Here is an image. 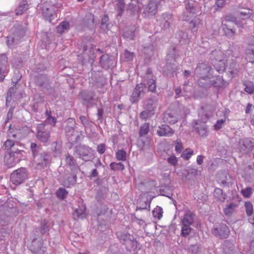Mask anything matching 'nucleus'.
I'll use <instances>...</instances> for the list:
<instances>
[{
  "label": "nucleus",
  "instance_id": "1",
  "mask_svg": "<svg viewBox=\"0 0 254 254\" xmlns=\"http://www.w3.org/2000/svg\"><path fill=\"white\" fill-rule=\"evenodd\" d=\"M224 55L222 51L216 49L211 52L209 57L214 68L219 72L224 71L226 68V65Z\"/></svg>",
  "mask_w": 254,
  "mask_h": 254
},
{
  "label": "nucleus",
  "instance_id": "2",
  "mask_svg": "<svg viewBox=\"0 0 254 254\" xmlns=\"http://www.w3.org/2000/svg\"><path fill=\"white\" fill-rule=\"evenodd\" d=\"M28 179V172L26 168H20L13 172L10 175V182L15 186L23 183Z\"/></svg>",
  "mask_w": 254,
  "mask_h": 254
},
{
  "label": "nucleus",
  "instance_id": "3",
  "mask_svg": "<svg viewBox=\"0 0 254 254\" xmlns=\"http://www.w3.org/2000/svg\"><path fill=\"white\" fill-rule=\"evenodd\" d=\"M212 69L205 64H198L194 71V75L200 79H209L212 75Z\"/></svg>",
  "mask_w": 254,
  "mask_h": 254
},
{
  "label": "nucleus",
  "instance_id": "4",
  "mask_svg": "<svg viewBox=\"0 0 254 254\" xmlns=\"http://www.w3.org/2000/svg\"><path fill=\"white\" fill-rule=\"evenodd\" d=\"M30 133V129L27 127L21 128H15L9 127L7 131V135L9 138H12L15 140H21L26 136Z\"/></svg>",
  "mask_w": 254,
  "mask_h": 254
},
{
  "label": "nucleus",
  "instance_id": "5",
  "mask_svg": "<svg viewBox=\"0 0 254 254\" xmlns=\"http://www.w3.org/2000/svg\"><path fill=\"white\" fill-rule=\"evenodd\" d=\"M185 2L187 12V13H189L190 15L187 14V15L186 16L185 13L182 19L183 20H189V17L190 16L191 14H198L200 12V6L197 3L192 0L187 2V0H186Z\"/></svg>",
  "mask_w": 254,
  "mask_h": 254
},
{
  "label": "nucleus",
  "instance_id": "6",
  "mask_svg": "<svg viewBox=\"0 0 254 254\" xmlns=\"http://www.w3.org/2000/svg\"><path fill=\"white\" fill-rule=\"evenodd\" d=\"M212 233L220 239H226L229 235L230 230L226 224H220L214 226L212 229Z\"/></svg>",
  "mask_w": 254,
  "mask_h": 254
},
{
  "label": "nucleus",
  "instance_id": "7",
  "mask_svg": "<svg viewBox=\"0 0 254 254\" xmlns=\"http://www.w3.org/2000/svg\"><path fill=\"white\" fill-rule=\"evenodd\" d=\"M79 157L82 160L88 161L93 157V150L91 148L86 146H81L77 149Z\"/></svg>",
  "mask_w": 254,
  "mask_h": 254
},
{
  "label": "nucleus",
  "instance_id": "8",
  "mask_svg": "<svg viewBox=\"0 0 254 254\" xmlns=\"http://www.w3.org/2000/svg\"><path fill=\"white\" fill-rule=\"evenodd\" d=\"M45 125L44 124H39L37 127V138L43 143L47 142L50 137V131L45 129Z\"/></svg>",
  "mask_w": 254,
  "mask_h": 254
},
{
  "label": "nucleus",
  "instance_id": "9",
  "mask_svg": "<svg viewBox=\"0 0 254 254\" xmlns=\"http://www.w3.org/2000/svg\"><path fill=\"white\" fill-rule=\"evenodd\" d=\"M208 119L205 116V119H202V121L197 120L194 121L193 127L199 134L202 136H206L207 134V128L205 123Z\"/></svg>",
  "mask_w": 254,
  "mask_h": 254
},
{
  "label": "nucleus",
  "instance_id": "10",
  "mask_svg": "<svg viewBox=\"0 0 254 254\" xmlns=\"http://www.w3.org/2000/svg\"><path fill=\"white\" fill-rule=\"evenodd\" d=\"M146 86L144 84H137L130 97V101L132 103L137 102L139 98L143 95Z\"/></svg>",
  "mask_w": 254,
  "mask_h": 254
},
{
  "label": "nucleus",
  "instance_id": "11",
  "mask_svg": "<svg viewBox=\"0 0 254 254\" xmlns=\"http://www.w3.org/2000/svg\"><path fill=\"white\" fill-rule=\"evenodd\" d=\"M61 184L65 187L69 188L76 182V176L74 173L65 174L60 180Z\"/></svg>",
  "mask_w": 254,
  "mask_h": 254
},
{
  "label": "nucleus",
  "instance_id": "12",
  "mask_svg": "<svg viewBox=\"0 0 254 254\" xmlns=\"http://www.w3.org/2000/svg\"><path fill=\"white\" fill-rule=\"evenodd\" d=\"M24 35L23 30L18 31L15 32L13 35L7 37V44L8 46H10L12 45L17 44L20 42V40Z\"/></svg>",
  "mask_w": 254,
  "mask_h": 254
},
{
  "label": "nucleus",
  "instance_id": "13",
  "mask_svg": "<svg viewBox=\"0 0 254 254\" xmlns=\"http://www.w3.org/2000/svg\"><path fill=\"white\" fill-rule=\"evenodd\" d=\"M147 82L146 85L148 86V90L153 92L156 90L155 80L156 78L152 74L151 69L149 68L146 70Z\"/></svg>",
  "mask_w": 254,
  "mask_h": 254
},
{
  "label": "nucleus",
  "instance_id": "14",
  "mask_svg": "<svg viewBox=\"0 0 254 254\" xmlns=\"http://www.w3.org/2000/svg\"><path fill=\"white\" fill-rule=\"evenodd\" d=\"M38 10L42 12V15L47 20L50 22L51 21V17L52 16V10L50 9L47 3H41L38 5Z\"/></svg>",
  "mask_w": 254,
  "mask_h": 254
},
{
  "label": "nucleus",
  "instance_id": "15",
  "mask_svg": "<svg viewBox=\"0 0 254 254\" xmlns=\"http://www.w3.org/2000/svg\"><path fill=\"white\" fill-rule=\"evenodd\" d=\"M7 58L5 55L0 56V81H2L4 78V74L7 72Z\"/></svg>",
  "mask_w": 254,
  "mask_h": 254
},
{
  "label": "nucleus",
  "instance_id": "16",
  "mask_svg": "<svg viewBox=\"0 0 254 254\" xmlns=\"http://www.w3.org/2000/svg\"><path fill=\"white\" fill-rule=\"evenodd\" d=\"M157 133L159 136H171L174 131L169 126L164 125L159 127Z\"/></svg>",
  "mask_w": 254,
  "mask_h": 254
},
{
  "label": "nucleus",
  "instance_id": "17",
  "mask_svg": "<svg viewBox=\"0 0 254 254\" xmlns=\"http://www.w3.org/2000/svg\"><path fill=\"white\" fill-rule=\"evenodd\" d=\"M117 235L120 241L125 245L133 243L134 238L132 236L125 232H118Z\"/></svg>",
  "mask_w": 254,
  "mask_h": 254
},
{
  "label": "nucleus",
  "instance_id": "18",
  "mask_svg": "<svg viewBox=\"0 0 254 254\" xmlns=\"http://www.w3.org/2000/svg\"><path fill=\"white\" fill-rule=\"evenodd\" d=\"M239 147L241 151L250 150L254 147L253 139L251 138L242 139L239 141Z\"/></svg>",
  "mask_w": 254,
  "mask_h": 254
},
{
  "label": "nucleus",
  "instance_id": "19",
  "mask_svg": "<svg viewBox=\"0 0 254 254\" xmlns=\"http://www.w3.org/2000/svg\"><path fill=\"white\" fill-rule=\"evenodd\" d=\"M224 254H234L235 246L232 241L227 240L224 241L222 244Z\"/></svg>",
  "mask_w": 254,
  "mask_h": 254
},
{
  "label": "nucleus",
  "instance_id": "20",
  "mask_svg": "<svg viewBox=\"0 0 254 254\" xmlns=\"http://www.w3.org/2000/svg\"><path fill=\"white\" fill-rule=\"evenodd\" d=\"M30 0H21L18 6L15 10V14L17 15H21L29 7V2Z\"/></svg>",
  "mask_w": 254,
  "mask_h": 254
},
{
  "label": "nucleus",
  "instance_id": "21",
  "mask_svg": "<svg viewBox=\"0 0 254 254\" xmlns=\"http://www.w3.org/2000/svg\"><path fill=\"white\" fill-rule=\"evenodd\" d=\"M86 207L84 205L81 204L79 206L77 209H76L73 215L74 219H83L86 217Z\"/></svg>",
  "mask_w": 254,
  "mask_h": 254
},
{
  "label": "nucleus",
  "instance_id": "22",
  "mask_svg": "<svg viewBox=\"0 0 254 254\" xmlns=\"http://www.w3.org/2000/svg\"><path fill=\"white\" fill-rule=\"evenodd\" d=\"M231 23L230 21H228L227 23H225L223 22L222 28L226 35L230 37H233L235 34V30L231 27Z\"/></svg>",
  "mask_w": 254,
  "mask_h": 254
},
{
  "label": "nucleus",
  "instance_id": "23",
  "mask_svg": "<svg viewBox=\"0 0 254 254\" xmlns=\"http://www.w3.org/2000/svg\"><path fill=\"white\" fill-rule=\"evenodd\" d=\"M100 63L103 68H108L112 65L113 61L108 55H104L100 58Z\"/></svg>",
  "mask_w": 254,
  "mask_h": 254
},
{
  "label": "nucleus",
  "instance_id": "24",
  "mask_svg": "<svg viewBox=\"0 0 254 254\" xmlns=\"http://www.w3.org/2000/svg\"><path fill=\"white\" fill-rule=\"evenodd\" d=\"M65 161L67 165L70 167L72 171L78 170V167L76 164V161L72 156L69 154H67L65 156Z\"/></svg>",
  "mask_w": 254,
  "mask_h": 254
},
{
  "label": "nucleus",
  "instance_id": "25",
  "mask_svg": "<svg viewBox=\"0 0 254 254\" xmlns=\"http://www.w3.org/2000/svg\"><path fill=\"white\" fill-rule=\"evenodd\" d=\"M253 13V10L250 9H243L238 12L237 16L240 19H247L250 18Z\"/></svg>",
  "mask_w": 254,
  "mask_h": 254
},
{
  "label": "nucleus",
  "instance_id": "26",
  "mask_svg": "<svg viewBox=\"0 0 254 254\" xmlns=\"http://www.w3.org/2000/svg\"><path fill=\"white\" fill-rule=\"evenodd\" d=\"M172 18V15L168 13H164L162 15V19L160 20V25L161 26L164 28H167L170 26V21L169 20Z\"/></svg>",
  "mask_w": 254,
  "mask_h": 254
},
{
  "label": "nucleus",
  "instance_id": "27",
  "mask_svg": "<svg viewBox=\"0 0 254 254\" xmlns=\"http://www.w3.org/2000/svg\"><path fill=\"white\" fill-rule=\"evenodd\" d=\"M179 118L175 116L172 113L167 112L164 116V121L165 122L170 124H174L177 122Z\"/></svg>",
  "mask_w": 254,
  "mask_h": 254
},
{
  "label": "nucleus",
  "instance_id": "28",
  "mask_svg": "<svg viewBox=\"0 0 254 254\" xmlns=\"http://www.w3.org/2000/svg\"><path fill=\"white\" fill-rule=\"evenodd\" d=\"M4 162L5 165L9 168L13 167L16 163V160L14 156L11 155V152L6 155L4 158Z\"/></svg>",
  "mask_w": 254,
  "mask_h": 254
},
{
  "label": "nucleus",
  "instance_id": "29",
  "mask_svg": "<svg viewBox=\"0 0 254 254\" xmlns=\"http://www.w3.org/2000/svg\"><path fill=\"white\" fill-rule=\"evenodd\" d=\"M52 113L51 111L46 110L45 112V115L46 116V119L45 123L46 124L50 125L53 126H55L57 122V119L51 116Z\"/></svg>",
  "mask_w": 254,
  "mask_h": 254
},
{
  "label": "nucleus",
  "instance_id": "30",
  "mask_svg": "<svg viewBox=\"0 0 254 254\" xmlns=\"http://www.w3.org/2000/svg\"><path fill=\"white\" fill-rule=\"evenodd\" d=\"M210 84L215 87H224L226 86V83L221 76H217L215 80H210Z\"/></svg>",
  "mask_w": 254,
  "mask_h": 254
},
{
  "label": "nucleus",
  "instance_id": "31",
  "mask_svg": "<svg viewBox=\"0 0 254 254\" xmlns=\"http://www.w3.org/2000/svg\"><path fill=\"white\" fill-rule=\"evenodd\" d=\"M238 207V205L235 203H231L227 205L224 209V212L225 215H231Z\"/></svg>",
  "mask_w": 254,
  "mask_h": 254
},
{
  "label": "nucleus",
  "instance_id": "32",
  "mask_svg": "<svg viewBox=\"0 0 254 254\" xmlns=\"http://www.w3.org/2000/svg\"><path fill=\"white\" fill-rule=\"evenodd\" d=\"M157 106V103L156 101L152 99L149 100L147 103L144 105V109L155 113V110Z\"/></svg>",
  "mask_w": 254,
  "mask_h": 254
},
{
  "label": "nucleus",
  "instance_id": "33",
  "mask_svg": "<svg viewBox=\"0 0 254 254\" xmlns=\"http://www.w3.org/2000/svg\"><path fill=\"white\" fill-rule=\"evenodd\" d=\"M182 225H191L193 223V217L190 213L185 214L181 221Z\"/></svg>",
  "mask_w": 254,
  "mask_h": 254
},
{
  "label": "nucleus",
  "instance_id": "34",
  "mask_svg": "<svg viewBox=\"0 0 254 254\" xmlns=\"http://www.w3.org/2000/svg\"><path fill=\"white\" fill-rule=\"evenodd\" d=\"M118 11V15L121 16L125 10V3L124 0H115Z\"/></svg>",
  "mask_w": 254,
  "mask_h": 254
},
{
  "label": "nucleus",
  "instance_id": "35",
  "mask_svg": "<svg viewBox=\"0 0 254 254\" xmlns=\"http://www.w3.org/2000/svg\"><path fill=\"white\" fill-rule=\"evenodd\" d=\"M246 53L247 61L252 64H254V48H248Z\"/></svg>",
  "mask_w": 254,
  "mask_h": 254
},
{
  "label": "nucleus",
  "instance_id": "36",
  "mask_svg": "<svg viewBox=\"0 0 254 254\" xmlns=\"http://www.w3.org/2000/svg\"><path fill=\"white\" fill-rule=\"evenodd\" d=\"M177 55L176 49L174 46H172L167 51V60L168 61H171L176 59Z\"/></svg>",
  "mask_w": 254,
  "mask_h": 254
},
{
  "label": "nucleus",
  "instance_id": "37",
  "mask_svg": "<svg viewBox=\"0 0 254 254\" xmlns=\"http://www.w3.org/2000/svg\"><path fill=\"white\" fill-rule=\"evenodd\" d=\"M135 30L134 27H132L129 31L125 30L123 32L122 35L125 38L133 40L135 35Z\"/></svg>",
  "mask_w": 254,
  "mask_h": 254
},
{
  "label": "nucleus",
  "instance_id": "38",
  "mask_svg": "<svg viewBox=\"0 0 254 254\" xmlns=\"http://www.w3.org/2000/svg\"><path fill=\"white\" fill-rule=\"evenodd\" d=\"M69 26V24L68 22L64 21L57 27V31L59 33L62 34L68 29Z\"/></svg>",
  "mask_w": 254,
  "mask_h": 254
},
{
  "label": "nucleus",
  "instance_id": "39",
  "mask_svg": "<svg viewBox=\"0 0 254 254\" xmlns=\"http://www.w3.org/2000/svg\"><path fill=\"white\" fill-rule=\"evenodd\" d=\"M11 155L14 156L17 163L20 160L25 153L24 151L20 150H11Z\"/></svg>",
  "mask_w": 254,
  "mask_h": 254
},
{
  "label": "nucleus",
  "instance_id": "40",
  "mask_svg": "<svg viewBox=\"0 0 254 254\" xmlns=\"http://www.w3.org/2000/svg\"><path fill=\"white\" fill-rule=\"evenodd\" d=\"M155 113L152 112L151 111H148L145 109V110L141 112L140 114V117L141 119L146 120L150 118H151L154 115Z\"/></svg>",
  "mask_w": 254,
  "mask_h": 254
},
{
  "label": "nucleus",
  "instance_id": "41",
  "mask_svg": "<svg viewBox=\"0 0 254 254\" xmlns=\"http://www.w3.org/2000/svg\"><path fill=\"white\" fill-rule=\"evenodd\" d=\"M192 229L190 225H182L181 229V235L184 237H187L190 233Z\"/></svg>",
  "mask_w": 254,
  "mask_h": 254
},
{
  "label": "nucleus",
  "instance_id": "42",
  "mask_svg": "<svg viewBox=\"0 0 254 254\" xmlns=\"http://www.w3.org/2000/svg\"><path fill=\"white\" fill-rule=\"evenodd\" d=\"M68 191L65 189L62 188L59 189L56 192L57 197L60 199H64Z\"/></svg>",
  "mask_w": 254,
  "mask_h": 254
},
{
  "label": "nucleus",
  "instance_id": "43",
  "mask_svg": "<svg viewBox=\"0 0 254 254\" xmlns=\"http://www.w3.org/2000/svg\"><path fill=\"white\" fill-rule=\"evenodd\" d=\"M149 130V124L145 123L140 127L139 130V135L141 136L146 135Z\"/></svg>",
  "mask_w": 254,
  "mask_h": 254
},
{
  "label": "nucleus",
  "instance_id": "44",
  "mask_svg": "<svg viewBox=\"0 0 254 254\" xmlns=\"http://www.w3.org/2000/svg\"><path fill=\"white\" fill-rule=\"evenodd\" d=\"M245 207L247 215L249 216H252L254 212L253 206L252 203L250 201L246 202L245 203Z\"/></svg>",
  "mask_w": 254,
  "mask_h": 254
},
{
  "label": "nucleus",
  "instance_id": "45",
  "mask_svg": "<svg viewBox=\"0 0 254 254\" xmlns=\"http://www.w3.org/2000/svg\"><path fill=\"white\" fill-rule=\"evenodd\" d=\"M193 154V151L190 148L185 149L181 155V157L185 160H189Z\"/></svg>",
  "mask_w": 254,
  "mask_h": 254
},
{
  "label": "nucleus",
  "instance_id": "46",
  "mask_svg": "<svg viewBox=\"0 0 254 254\" xmlns=\"http://www.w3.org/2000/svg\"><path fill=\"white\" fill-rule=\"evenodd\" d=\"M200 20L198 18H195L190 22L191 30L193 32H196L197 28L200 24Z\"/></svg>",
  "mask_w": 254,
  "mask_h": 254
},
{
  "label": "nucleus",
  "instance_id": "47",
  "mask_svg": "<svg viewBox=\"0 0 254 254\" xmlns=\"http://www.w3.org/2000/svg\"><path fill=\"white\" fill-rule=\"evenodd\" d=\"M126 152L124 150H120L116 153V158L119 161H125L126 160Z\"/></svg>",
  "mask_w": 254,
  "mask_h": 254
},
{
  "label": "nucleus",
  "instance_id": "48",
  "mask_svg": "<svg viewBox=\"0 0 254 254\" xmlns=\"http://www.w3.org/2000/svg\"><path fill=\"white\" fill-rule=\"evenodd\" d=\"M214 196L221 201H224L225 199V195L223 194L222 190L220 189H215L214 190Z\"/></svg>",
  "mask_w": 254,
  "mask_h": 254
},
{
  "label": "nucleus",
  "instance_id": "49",
  "mask_svg": "<svg viewBox=\"0 0 254 254\" xmlns=\"http://www.w3.org/2000/svg\"><path fill=\"white\" fill-rule=\"evenodd\" d=\"M110 168L113 170L122 171L124 169V165L122 163H111L110 165Z\"/></svg>",
  "mask_w": 254,
  "mask_h": 254
},
{
  "label": "nucleus",
  "instance_id": "50",
  "mask_svg": "<svg viewBox=\"0 0 254 254\" xmlns=\"http://www.w3.org/2000/svg\"><path fill=\"white\" fill-rule=\"evenodd\" d=\"M253 192V189L251 187H247L245 189H242L241 193L243 196L246 198H249L251 196Z\"/></svg>",
  "mask_w": 254,
  "mask_h": 254
},
{
  "label": "nucleus",
  "instance_id": "51",
  "mask_svg": "<svg viewBox=\"0 0 254 254\" xmlns=\"http://www.w3.org/2000/svg\"><path fill=\"white\" fill-rule=\"evenodd\" d=\"M162 209L160 207L155 208L152 211V214L155 218L160 219L162 216Z\"/></svg>",
  "mask_w": 254,
  "mask_h": 254
},
{
  "label": "nucleus",
  "instance_id": "52",
  "mask_svg": "<svg viewBox=\"0 0 254 254\" xmlns=\"http://www.w3.org/2000/svg\"><path fill=\"white\" fill-rule=\"evenodd\" d=\"M188 250L193 254H198L200 251V247L197 244L191 245L189 246Z\"/></svg>",
  "mask_w": 254,
  "mask_h": 254
},
{
  "label": "nucleus",
  "instance_id": "53",
  "mask_svg": "<svg viewBox=\"0 0 254 254\" xmlns=\"http://www.w3.org/2000/svg\"><path fill=\"white\" fill-rule=\"evenodd\" d=\"M124 58L126 61H131L133 59L134 55L133 53L126 50L123 55Z\"/></svg>",
  "mask_w": 254,
  "mask_h": 254
},
{
  "label": "nucleus",
  "instance_id": "54",
  "mask_svg": "<svg viewBox=\"0 0 254 254\" xmlns=\"http://www.w3.org/2000/svg\"><path fill=\"white\" fill-rule=\"evenodd\" d=\"M245 91L249 93L252 94L254 91V87L252 82H250L246 83L245 85Z\"/></svg>",
  "mask_w": 254,
  "mask_h": 254
},
{
  "label": "nucleus",
  "instance_id": "55",
  "mask_svg": "<svg viewBox=\"0 0 254 254\" xmlns=\"http://www.w3.org/2000/svg\"><path fill=\"white\" fill-rule=\"evenodd\" d=\"M225 122V119L218 120L216 124L214 125V129L216 130L220 129L223 126Z\"/></svg>",
  "mask_w": 254,
  "mask_h": 254
},
{
  "label": "nucleus",
  "instance_id": "56",
  "mask_svg": "<svg viewBox=\"0 0 254 254\" xmlns=\"http://www.w3.org/2000/svg\"><path fill=\"white\" fill-rule=\"evenodd\" d=\"M167 161L169 164L175 166L178 164V160L175 155H171L167 158Z\"/></svg>",
  "mask_w": 254,
  "mask_h": 254
},
{
  "label": "nucleus",
  "instance_id": "57",
  "mask_svg": "<svg viewBox=\"0 0 254 254\" xmlns=\"http://www.w3.org/2000/svg\"><path fill=\"white\" fill-rule=\"evenodd\" d=\"M183 149L182 141L178 139L175 142V150L177 153H181Z\"/></svg>",
  "mask_w": 254,
  "mask_h": 254
},
{
  "label": "nucleus",
  "instance_id": "58",
  "mask_svg": "<svg viewBox=\"0 0 254 254\" xmlns=\"http://www.w3.org/2000/svg\"><path fill=\"white\" fill-rule=\"evenodd\" d=\"M109 21L108 17L106 15L104 16L101 20L102 28L106 30L108 28V22Z\"/></svg>",
  "mask_w": 254,
  "mask_h": 254
},
{
  "label": "nucleus",
  "instance_id": "59",
  "mask_svg": "<svg viewBox=\"0 0 254 254\" xmlns=\"http://www.w3.org/2000/svg\"><path fill=\"white\" fill-rule=\"evenodd\" d=\"M14 144V142L11 139H8L4 143V146L7 150L10 149Z\"/></svg>",
  "mask_w": 254,
  "mask_h": 254
},
{
  "label": "nucleus",
  "instance_id": "60",
  "mask_svg": "<svg viewBox=\"0 0 254 254\" xmlns=\"http://www.w3.org/2000/svg\"><path fill=\"white\" fill-rule=\"evenodd\" d=\"M15 90V87H11L8 92L7 96L6 97V102L9 101L11 100V98L14 95Z\"/></svg>",
  "mask_w": 254,
  "mask_h": 254
},
{
  "label": "nucleus",
  "instance_id": "61",
  "mask_svg": "<svg viewBox=\"0 0 254 254\" xmlns=\"http://www.w3.org/2000/svg\"><path fill=\"white\" fill-rule=\"evenodd\" d=\"M81 122L85 128H87L89 126V122L86 117L84 116H80Z\"/></svg>",
  "mask_w": 254,
  "mask_h": 254
},
{
  "label": "nucleus",
  "instance_id": "62",
  "mask_svg": "<svg viewBox=\"0 0 254 254\" xmlns=\"http://www.w3.org/2000/svg\"><path fill=\"white\" fill-rule=\"evenodd\" d=\"M31 149L33 155L34 157H35L39 150V147L37 146V144L35 143H31Z\"/></svg>",
  "mask_w": 254,
  "mask_h": 254
},
{
  "label": "nucleus",
  "instance_id": "63",
  "mask_svg": "<svg viewBox=\"0 0 254 254\" xmlns=\"http://www.w3.org/2000/svg\"><path fill=\"white\" fill-rule=\"evenodd\" d=\"M106 146L104 144H100L97 146L98 152L102 154H103L105 151Z\"/></svg>",
  "mask_w": 254,
  "mask_h": 254
},
{
  "label": "nucleus",
  "instance_id": "64",
  "mask_svg": "<svg viewBox=\"0 0 254 254\" xmlns=\"http://www.w3.org/2000/svg\"><path fill=\"white\" fill-rule=\"evenodd\" d=\"M248 45L250 48H254V36H251L248 40Z\"/></svg>",
  "mask_w": 254,
  "mask_h": 254
}]
</instances>
